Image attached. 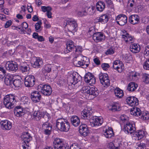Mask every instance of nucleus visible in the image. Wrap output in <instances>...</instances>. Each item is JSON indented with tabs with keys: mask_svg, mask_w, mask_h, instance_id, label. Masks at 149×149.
I'll return each instance as SVG.
<instances>
[{
	"mask_svg": "<svg viewBox=\"0 0 149 149\" xmlns=\"http://www.w3.org/2000/svg\"><path fill=\"white\" fill-rule=\"evenodd\" d=\"M56 125L58 129L62 132H67L70 128L69 122L66 120L61 118L57 119Z\"/></svg>",
	"mask_w": 149,
	"mask_h": 149,
	"instance_id": "1",
	"label": "nucleus"
},
{
	"mask_svg": "<svg viewBox=\"0 0 149 149\" xmlns=\"http://www.w3.org/2000/svg\"><path fill=\"white\" fill-rule=\"evenodd\" d=\"M16 102L15 97L13 95L9 94L5 96L4 97V104L8 109L13 108Z\"/></svg>",
	"mask_w": 149,
	"mask_h": 149,
	"instance_id": "2",
	"label": "nucleus"
},
{
	"mask_svg": "<svg viewBox=\"0 0 149 149\" xmlns=\"http://www.w3.org/2000/svg\"><path fill=\"white\" fill-rule=\"evenodd\" d=\"M74 60L76 61L75 59L78 58V59H80V60L78 61L77 64V66L79 67L81 66H83V68H86L88 65L90 63L89 59L85 56H73Z\"/></svg>",
	"mask_w": 149,
	"mask_h": 149,
	"instance_id": "3",
	"label": "nucleus"
},
{
	"mask_svg": "<svg viewBox=\"0 0 149 149\" xmlns=\"http://www.w3.org/2000/svg\"><path fill=\"white\" fill-rule=\"evenodd\" d=\"M37 89L38 91L46 96L50 95L52 91V88L50 86L44 84H39L38 86Z\"/></svg>",
	"mask_w": 149,
	"mask_h": 149,
	"instance_id": "4",
	"label": "nucleus"
},
{
	"mask_svg": "<svg viewBox=\"0 0 149 149\" xmlns=\"http://www.w3.org/2000/svg\"><path fill=\"white\" fill-rule=\"evenodd\" d=\"M64 25L65 26H68V27L70 31H76L77 30V24L74 19L69 18L66 19L64 21Z\"/></svg>",
	"mask_w": 149,
	"mask_h": 149,
	"instance_id": "5",
	"label": "nucleus"
},
{
	"mask_svg": "<svg viewBox=\"0 0 149 149\" xmlns=\"http://www.w3.org/2000/svg\"><path fill=\"white\" fill-rule=\"evenodd\" d=\"M121 34L123 40L126 44H130L134 42V38L126 31L122 30Z\"/></svg>",
	"mask_w": 149,
	"mask_h": 149,
	"instance_id": "6",
	"label": "nucleus"
},
{
	"mask_svg": "<svg viewBox=\"0 0 149 149\" xmlns=\"http://www.w3.org/2000/svg\"><path fill=\"white\" fill-rule=\"evenodd\" d=\"M99 77L100 82L104 86L107 87L110 85V80L107 74L100 73Z\"/></svg>",
	"mask_w": 149,
	"mask_h": 149,
	"instance_id": "7",
	"label": "nucleus"
},
{
	"mask_svg": "<svg viewBox=\"0 0 149 149\" xmlns=\"http://www.w3.org/2000/svg\"><path fill=\"white\" fill-rule=\"evenodd\" d=\"M63 141L61 139L56 138L53 142L54 146L55 149H69V146L66 145L62 144Z\"/></svg>",
	"mask_w": 149,
	"mask_h": 149,
	"instance_id": "8",
	"label": "nucleus"
},
{
	"mask_svg": "<svg viewBox=\"0 0 149 149\" xmlns=\"http://www.w3.org/2000/svg\"><path fill=\"white\" fill-rule=\"evenodd\" d=\"M124 129L126 133L131 134L135 131V124L133 122H127L124 125Z\"/></svg>",
	"mask_w": 149,
	"mask_h": 149,
	"instance_id": "9",
	"label": "nucleus"
},
{
	"mask_svg": "<svg viewBox=\"0 0 149 149\" xmlns=\"http://www.w3.org/2000/svg\"><path fill=\"white\" fill-rule=\"evenodd\" d=\"M113 67L114 69L119 73L121 72L124 70V68L123 62L118 60H115L113 62Z\"/></svg>",
	"mask_w": 149,
	"mask_h": 149,
	"instance_id": "10",
	"label": "nucleus"
},
{
	"mask_svg": "<svg viewBox=\"0 0 149 149\" xmlns=\"http://www.w3.org/2000/svg\"><path fill=\"white\" fill-rule=\"evenodd\" d=\"M91 125L92 127L101 125L103 123V119L101 117H93L90 119Z\"/></svg>",
	"mask_w": 149,
	"mask_h": 149,
	"instance_id": "11",
	"label": "nucleus"
},
{
	"mask_svg": "<svg viewBox=\"0 0 149 149\" xmlns=\"http://www.w3.org/2000/svg\"><path fill=\"white\" fill-rule=\"evenodd\" d=\"M35 81L34 77L32 75H29L25 78L24 84L26 87H32L34 85Z\"/></svg>",
	"mask_w": 149,
	"mask_h": 149,
	"instance_id": "12",
	"label": "nucleus"
},
{
	"mask_svg": "<svg viewBox=\"0 0 149 149\" xmlns=\"http://www.w3.org/2000/svg\"><path fill=\"white\" fill-rule=\"evenodd\" d=\"M21 139L24 144H26L28 146H29V142L32 139V137L28 132H25L22 133Z\"/></svg>",
	"mask_w": 149,
	"mask_h": 149,
	"instance_id": "13",
	"label": "nucleus"
},
{
	"mask_svg": "<svg viewBox=\"0 0 149 149\" xmlns=\"http://www.w3.org/2000/svg\"><path fill=\"white\" fill-rule=\"evenodd\" d=\"M116 20L118 24L120 25L123 26L127 23V17L125 15H119L117 16Z\"/></svg>",
	"mask_w": 149,
	"mask_h": 149,
	"instance_id": "14",
	"label": "nucleus"
},
{
	"mask_svg": "<svg viewBox=\"0 0 149 149\" xmlns=\"http://www.w3.org/2000/svg\"><path fill=\"white\" fill-rule=\"evenodd\" d=\"M18 64L16 63H13L8 61L5 64L6 69L9 71H15L18 69Z\"/></svg>",
	"mask_w": 149,
	"mask_h": 149,
	"instance_id": "15",
	"label": "nucleus"
},
{
	"mask_svg": "<svg viewBox=\"0 0 149 149\" xmlns=\"http://www.w3.org/2000/svg\"><path fill=\"white\" fill-rule=\"evenodd\" d=\"M0 125L2 129L5 130H10L12 126V123L7 120L1 121Z\"/></svg>",
	"mask_w": 149,
	"mask_h": 149,
	"instance_id": "16",
	"label": "nucleus"
},
{
	"mask_svg": "<svg viewBox=\"0 0 149 149\" xmlns=\"http://www.w3.org/2000/svg\"><path fill=\"white\" fill-rule=\"evenodd\" d=\"M126 101L127 104L131 107H135L139 104L137 98L134 96L128 97L126 99Z\"/></svg>",
	"mask_w": 149,
	"mask_h": 149,
	"instance_id": "17",
	"label": "nucleus"
},
{
	"mask_svg": "<svg viewBox=\"0 0 149 149\" xmlns=\"http://www.w3.org/2000/svg\"><path fill=\"white\" fill-rule=\"evenodd\" d=\"M93 40L97 42L103 41L105 39V36L103 33L97 32L93 34Z\"/></svg>",
	"mask_w": 149,
	"mask_h": 149,
	"instance_id": "18",
	"label": "nucleus"
},
{
	"mask_svg": "<svg viewBox=\"0 0 149 149\" xmlns=\"http://www.w3.org/2000/svg\"><path fill=\"white\" fill-rule=\"evenodd\" d=\"M79 132L81 135L84 136H86L88 135L89 133V131L86 125L83 124L79 126Z\"/></svg>",
	"mask_w": 149,
	"mask_h": 149,
	"instance_id": "19",
	"label": "nucleus"
},
{
	"mask_svg": "<svg viewBox=\"0 0 149 149\" xmlns=\"http://www.w3.org/2000/svg\"><path fill=\"white\" fill-rule=\"evenodd\" d=\"M92 113V111L90 108H86L84 109L81 112V116L82 118L85 119H88L91 116Z\"/></svg>",
	"mask_w": 149,
	"mask_h": 149,
	"instance_id": "20",
	"label": "nucleus"
},
{
	"mask_svg": "<svg viewBox=\"0 0 149 149\" xmlns=\"http://www.w3.org/2000/svg\"><path fill=\"white\" fill-rule=\"evenodd\" d=\"M41 95L38 91H35L32 93L31 98L34 102L36 103L40 101L41 98Z\"/></svg>",
	"mask_w": 149,
	"mask_h": 149,
	"instance_id": "21",
	"label": "nucleus"
},
{
	"mask_svg": "<svg viewBox=\"0 0 149 149\" xmlns=\"http://www.w3.org/2000/svg\"><path fill=\"white\" fill-rule=\"evenodd\" d=\"M103 132L104 135L107 138H111L114 135L113 130L110 127H108L107 129L104 130Z\"/></svg>",
	"mask_w": 149,
	"mask_h": 149,
	"instance_id": "22",
	"label": "nucleus"
},
{
	"mask_svg": "<svg viewBox=\"0 0 149 149\" xmlns=\"http://www.w3.org/2000/svg\"><path fill=\"white\" fill-rule=\"evenodd\" d=\"M42 128L45 134L49 135L50 134L52 127L50 126L49 123L46 122L44 123L42 125Z\"/></svg>",
	"mask_w": 149,
	"mask_h": 149,
	"instance_id": "23",
	"label": "nucleus"
},
{
	"mask_svg": "<svg viewBox=\"0 0 149 149\" xmlns=\"http://www.w3.org/2000/svg\"><path fill=\"white\" fill-rule=\"evenodd\" d=\"M75 46L74 45L73 42L72 40L68 41L66 44V47L65 49L64 52L65 53H67L71 52L74 49Z\"/></svg>",
	"mask_w": 149,
	"mask_h": 149,
	"instance_id": "24",
	"label": "nucleus"
},
{
	"mask_svg": "<svg viewBox=\"0 0 149 149\" xmlns=\"http://www.w3.org/2000/svg\"><path fill=\"white\" fill-rule=\"evenodd\" d=\"M13 77L10 75H7L4 79L5 84L7 86H9L13 88Z\"/></svg>",
	"mask_w": 149,
	"mask_h": 149,
	"instance_id": "25",
	"label": "nucleus"
},
{
	"mask_svg": "<svg viewBox=\"0 0 149 149\" xmlns=\"http://www.w3.org/2000/svg\"><path fill=\"white\" fill-rule=\"evenodd\" d=\"M129 21L130 23L133 24H137L139 22V17L137 15H132L129 17Z\"/></svg>",
	"mask_w": 149,
	"mask_h": 149,
	"instance_id": "26",
	"label": "nucleus"
},
{
	"mask_svg": "<svg viewBox=\"0 0 149 149\" xmlns=\"http://www.w3.org/2000/svg\"><path fill=\"white\" fill-rule=\"evenodd\" d=\"M130 51L133 53H137L140 51V46L138 44H134L131 45L130 46Z\"/></svg>",
	"mask_w": 149,
	"mask_h": 149,
	"instance_id": "27",
	"label": "nucleus"
},
{
	"mask_svg": "<svg viewBox=\"0 0 149 149\" xmlns=\"http://www.w3.org/2000/svg\"><path fill=\"white\" fill-rule=\"evenodd\" d=\"M14 111L15 115L18 117H21L24 114L22 109L19 106L16 107L15 108Z\"/></svg>",
	"mask_w": 149,
	"mask_h": 149,
	"instance_id": "28",
	"label": "nucleus"
},
{
	"mask_svg": "<svg viewBox=\"0 0 149 149\" xmlns=\"http://www.w3.org/2000/svg\"><path fill=\"white\" fill-rule=\"evenodd\" d=\"M72 124L74 126H78L80 123V120L79 118L76 116H72L70 119Z\"/></svg>",
	"mask_w": 149,
	"mask_h": 149,
	"instance_id": "29",
	"label": "nucleus"
},
{
	"mask_svg": "<svg viewBox=\"0 0 149 149\" xmlns=\"http://www.w3.org/2000/svg\"><path fill=\"white\" fill-rule=\"evenodd\" d=\"M44 115V112L40 111H35L33 113L34 119L36 120H39Z\"/></svg>",
	"mask_w": 149,
	"mask_h": 149,
	"instance_id": "30",
	"label": "nucleus"
},
{
	"mask_svg": "<svg viewBox=\"0 0 149 149\" xmlns=\"http://www.w3.org/2000/svg\"><path fill=\"white\" fill-rule=\"evenodd\" d=\"M138 87V84L134 82H131L127 86V89L130 91H135Z\"/></svg>",
	"mask_w": 149,
	"mask_h": 149,
	"instance_id": "31",
	"label": "nucleus"
},
{
	"mask_svg": "<svg viewBox=\"0 0 149 149\" xmlns=\"http://www.w3.org/2000/svg\"><path fill=\"white\" fill-rule=\"evenodd\" d=\"M114 93L115 95L119 98H122L124 95L123 91L118 88L114 89Z\"/></svg>",
	"mask_w": 149,
	"mask_h": 149,
	"instance_id": "32",
	"label": "nucleus"
},
{
	"mask_svg": "<svg viewBox=\"0 0 149 149\" xmlns=\"http://www.w3.org/2000/svg\"><path fill=\"white\" fill-rule=\"evenodd\" d=\"M21 77L18 76V78L13 80V85L16 87H19L21 86L22 84V81L20 80Z\"/></svg>",
	"mask_w": 149,
	"mask_h": 149,
	"instance_id": "33",
	"label": "nucleus"
},
{
	"mask_svg": "<svg viewBox=\"0 0 149 149\" xmlns=\"http://www.w3.org/2000/svg\"><path fill=\"white\" fill-rule=\"evenodd\" d=\"M109 18L108 16L106 14L101 15L98 19V21L102 24H105L108 21Z\"/></svg>",
	"mask_w": 149,
	"mask_h": 149,
	"instance_id": "34",
	"label": "nucleus"
},
{
	"mask_svg": "<svg viewBox=\"0 0 149 149\" xmlns=\"http://www.w3.org/2000/svg\"><path fill=\"white\" fill-rule=\"evenodd\" d=\"M96 9L99 11H102L105 8V5L104 2L101 1H98L96 3Z\"/></svg>",
	"mask_w": 149,
	"mask_h": 149,
	"instance_id": "35",
	"label": "nucleus"
},
{
	"mask_svg": "<svg viewBox=\"0 0 149 149\" xmlns=\"http://www.w3.org/2000/svg\"><path fill=\"white\" fill-rule=\"evenodd\" d=\"M131 114L135 116H138L140 115L141 112L140 109L138 108H133L131 111Z\"/></svg>",
	"mask_w": 149,
	"mask_h": 149,
	"instance_id": "36",
	"label": "nucleus"
},
{
	"mask_svg": "<svg viewBox=\"0 0 149 149\" xmlns=\"http://www.w3.org/2000/svg\"><path fill=\"white\" fill-rule=\"evenodd\" d=\"M120 109V106L118 103H116L109 107V110L112 111H119Z\"/></svg>",
	"mask_w": 149,
	"mask_h": 149,
	"instance_id": "37",
	"label": "nucleus"
},
{
	"mask_svg": "<svg viewBox=\"0 0 149 149\" xmlns=\"http://www.w3.org/2000/svg\"><path fill=\"white\" fill-rule=\"evenodd\" d=\"M114 143L113 142H110L107 145V147L109 149H119L120 148V144L119 143Z\"/></svg>",
	"mask_w": 149,
	"mask_h": 149,
	"instance_id": "38",
	"label": "nucleus"
},
{
	"mask_svg": "<svg viewBox=\"0 0 149 149\" xmlns=\"http://www.w3.org/2000/svg\"><path fill=\"white\" fill-rule=\"evenodd\" d=\"M98 91L97 88H90V87H89L88 96L92 95L94 96V97L98 95Z\"/></svg>",
	"mask_w": 149,
	"mask_h": 149,
	"instance_id": "39",
	"label": "nucleus"
},
{
	"mask_svg": "<svg viewBox=\"0 0 149 149\" xmlns=\"http://www.w3.org/2000/svg\"><path fill=\"white\" fill-rule=\"evenodd\" d=\"M20 100L21 104L23 105L27 104L29 103L28 98L26 96H23L21 97Z\"/></svg>",
	"mask_w": 149,
	"mask_h": 149,
	"instance_id": "40",
	"label": "nucleus"
},
{
	"mask_svg": "<svg viewBox=\"0 0 149 149\" xmlns=\"http://www.w3.org/2000/svg\"><path fill=\"white\" fill-rule=\"evenodd\" d=\"M41 63V61L39 58H35L33 65V67L34 68L39 67Z\"/></svg>",
	"mask_w": 149,
	"mask_h": 149,
	"instance_id": "41",
	"label": "nucleus"
},
{
	"mask_svg": "<svg viewBox=\"0 0 149 149\" xmlns=\"http://www.w3.org/2000/svg\"><path fill=\"white\" fill-rule=\"evenodd\" d=\"M72 77L74 78L75 84H77L78 81H80L81 77L78 75L77 73H73L72 74Z\"/></svg>",
	"mask_w": 149,
	"mask_h": 149,
	"instance_id": "42",
	"label": "nucleus"
},
{
	"mask_svg": "<svg viewBox=\"0 0 149 149\" xmlns=\"http://www.w3.org/2000/svg\"><path fill=\"white\" fill-rule=\"evenodd\" d=\"M94 76L90 72H88L85 74L84 76V80L86 82H88L92 77H94Z\"/></svg>",
	"mask_w": 149,
	"mask_h": 149,
	"instance_id": "43",
	"label": "nucleus"
},
{
	"mask_svg": "<svg viewBox=\"0 0 149 149\" xmlns=\"http://www.w3.org/2000/svg\"><path fill=\"white\" fill-rule=\"evenodd\" d=\"M42 24V23L41 21H39L35 25V27L36 31L38 32L41 31V25Z\"/></svg>",
	"mask_w": 149,
	"mask_h": 149,
	"instance_id": "44",
	"label": "nucleus"
},
{
	"mask_svg": "<svg viewBox=\"0 0 149 149\" xmlns=\"http://www.w3.org/2000/svg\"><path fill=\"white\" fill-rule=\"evenodd\" d=\"M20 69L22 72L24 73L27 72L29 70V68L28 65H21L20 67Z\"/></svg>",
	"mask_w": 149,
	"mask_h": 149,
	"instance_id": "45",
	"label": "nucleus"
},
{
	"mask_svg": "<svg viewBox=\"0 0 149 149\" xmlns=\"http://www.w3.org/2000/svg\"><path fill=\"white\" fill-rule=\"evenodd\" d=\"M74 49H75V52L76 54V55L75 56H79L78 54H80L82 50V47L81 46L76 47L75 46Z\"/></svg>",
	"mask_w": 149,
	"mask_h": 149,
	"instance_id": "46",
	"label": "nucleus"
},
{
	"mask_svg": "<svg viewBox=\"0 0 149 149\" xmlns=\"http://www.w3.org/2000/svg\"><path fill=\"white\" fill-rule=\"evenodd\" d=\"M141 118L143 120H147L149 119V113L147 112H144L141 116Z\"/></svg>",
	"mask_w": 149,
	"mask_h": 149,
	"instance_id": "47",
	"label": "nucleus"
},
{
	"mask_svg": "<svg viewBox=\"0 0 149 149\" xmlns=\"http://www.w3.org/2000/svg\"><path fill=\"white\" fill-rule=\"evenodd\" d=\"M89 87V86H86L83 87L81 91V93L87 96H88Z\"/></svg>",
	"mask_w": 149,
	"mask_h": 149,
	"instance_id": "48",
	"label": "nucleus"
},
{
	"mask_svg": "<svg viewBox=\"0 0 149 149\" xmlns=\"http://www.w3.org/2000/svg\"><path fill=\"white\" fill-rule=\"evenodd\" d=\"M6 73L5 70L2 67H0V80L2 79L4 77Z\"/></svg>",
	"mask_w": 149,
	"mask_h": 149,
	"instance_id": "49",
	"label": "nucleus"
},
{
	"mask_svg": "<svg viewBox=\"0 0 149 149\" xmlns=\"http://www.w3.org/2000/svg\"><path fill=\"white\" fill-rule=\"evenodd\" d=\"M136 135L138 137V139H141L144 136V132L143 131L140 130L137 133Z\"/></svg>",
	"mask_w": 149,
	"mask_h": 149,
	"instance_id": "50",
	"label": "nucleus"
},
{
	"mask_svg": "<svg viewBox=\"0 0 149 149\" xmlns=\"http://www.w3.org/2000/svg\"><path fill=\"white\" fill-rule=\"evenodd\" d=\"M143 81L146 84L149 83V74H143Z\"/></svg>",
	"mask_w": 149,
	"mask_h": 149,
	"instance_id": "51",
	"label": "nucleus"
},
{
	"mask_svg": "<svg viewBox=\"0 0 149 149\" xmlns=\"http://www.w3.org/2000/svg\"><path fill=\"white\" fill-rule=\"evenodd\" d=\"M41 9L43 12H47L48 10H52V8L49 6H43L41 7Z\"/></svg>",
	"mask_w": 149,
	"mask_h": 149,
	"instance_id": "52",
	"label": "nucleus"
},
{
	"mask_svg": "<svg viewBox=\"0 0 149 149\" xmlns=\"http://www.w3.org/2000/svg\"><path fill=\"white\" fill-rule=\"evenodd\" d=\"M143 68L146 70H149V59L147 60L143 64Z\"/></svg>",
	"mask_w": 149,
	"mask_h": 149,
	"instance_id": "53",
	"label": "nucleus"
},
{
	"mask_svg": "<svg viewBox=\"0 0 149 149\" xmlns=\"http://www.w3.org/2000/svg\"><path fill=\"white\" fill-rule=\"evenodd\" d=\"M77 14L78 15L81 17L86 15L87 14L84 8H83L82 10L78 11Z\"/></svg>",
	"mask_w": 149,
	"mask_h": 149,
	"instance_id": "54",
	"label": "nucleus"
},
{
	"mask_svg": "<svg viewBox=\"0 0 149 149\" xmlns=\"http://www.w3.org/2000/svg\"><path fill=\"white\" fill-rule=\"evenodd\" d=\"M139 75V74L136 72H132L130 74V76H132L134 80L136 79Z\"/></svg>",
	"mask_w": 149,
	"mask_h": 149,
	"instance_id": "55",
	"label": "nucleus"
},
{
	"mask_svg": "<svg viewBox=\"0 0 149 149\" xmlns=\"http://www.w3.org/2000/svg\"><path fill=\"white\" fill-rule=\"evenodd\" d=\"M120 119L124 122L125 123H126L128 122V117L125 115H123L120 116Z\"/></svg>",
	"mask_w": 149,
	"mask_h": 149,
	"instance_id": "56",
	"label": "nucleus"
},
{
	"mask_svg": "<svg viewBox=\"0 0 149 149\" xmlns=\"http://www.w3.org/2000/svg\"><path fill=\"white\" fill-rule=\"evenodd\" d=\"M68 81L71 84L75 85L74 78L72 77V74H70V77L68 78Z\"/></svg>",
	"mask_w": 149,
	"mask_h": 149,
	"instance_id": "57",
	"label": "nucleus"
},
{
	"mask_svg": "<svg viewBox=\"0 0 149 149\" xmlns=\"http://www.w3.org/2000/svg\"><path fill=\"white\" fill-rule=\"evenodd\" d=\"M95 79L94 77L92 78L91 79L89 80L88 82H87V83H88L90 85L93 86L95 84Z\"/></svg>",
	"mask_w": 149,
	"mask_h": 149,
	"instance_id": "58",
	"label": "nucleus"
},
{
	"mask_svg": "<svg viewBox=\"0 0 149 149\" xmlns=\"http://www.w3.org/2000/svg\"><path fill=\"white\" fill-rule=\"evenodd\" d=\"M102 69L104 70H107L109 68L110 66L108 63H104L101 65Z\"/></svg>",
	"mask_w": 149,
	"mask_h": 149,
	"instance_id": "59",
	"label": "nucleus"
},
{
	"mask_svg": "<svg viewBox=\"0 0 149 149\" xmlns=\"http://www.w3.org/2000/svg\"><path fill=\"white\" fill-rule=\"evenodd\" d=\"M114 53V51L112 48L108 49L106 52L105 54L106 55H111Z\"/></svg>",
	"mask_w": 149,
	"mask_h": 149,
	"instance_id": "60",
	"label": "nucleus"
},
{
	"mask_svg": "<svg viewBox=\"0 0 149 149\" xmlns=\"http://www.w3.org/2000/svg\"><path fill=\"white\" fill-rule=\"evenodd\" d=\"M12 24V21L11 20H8L4 24V27L7 28L9 27Z\"/></svg>",
	"mask_w": 149,
	"mask_h": 149,
	"instance_id": "61",
	"label": "nucleus"
},
{
	"mask_svg": "<svg viewBox=\"0 0 149 149\" xmlns=\"http://www.w3.org/2000/svg\"><path fill=\"white\" fill-rule=\"evenodd\" d=\"M144 55L146 56H149V46H148L145 47Z\"/></svg>",
	"mask_w": 149,
	"mask_h": 149,
	"instance_id": "62",
	"label": "nucleus"
},
{
	"mask_svg": "<svg viewBox=\"0 0 149 149\" xmlns=\"http://www.w3.org/2000/svg\"><path fill=\"white\" fill-rule=\"evenodd\" d=\"M45 70L47 72H49L51 70V67L50 65H47L45 66Z\"/></svg>",
	"mask_w": 149,
	"mask_h": 149,
	"instance_id": "63",
	"label": "nucleus"
},
{
	"mask_svg": "<svg viewBox=\"0 0 149 149\" xmlns=\"http://www.w3.org/2000/svg\"><path fill=\"white\" fill-rule=\"evenodd\" d=\"M70 149H80V148L76 144L74 143L71 146Z\"/></svg>",
	"mask_w": 149,
	"mask_h": 149,
	"instance_id": "64",
	"label": "nucleus"
}]
</instances>
